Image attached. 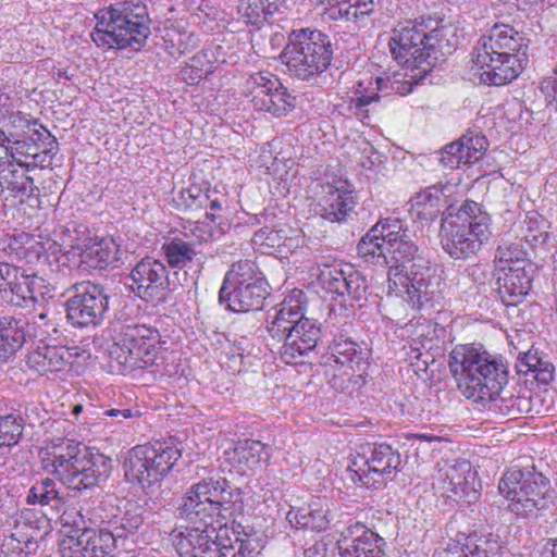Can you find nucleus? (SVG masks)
Wrapping results in <instances>:
<instances>
[{"instance_id":"1","label":"nucleus","mask_w":557,"mask_h":557,"mask_svg":"<svg viewBox=\"0 0 557 557\" xmlns=\"http://www.w3.org/2000/svg\"><path fill=\"white\" fill-rule=\"evenodd\" d=\"M448 366L458 389L468 399L491 404L490 409L512 418L529 411L528 399L500 396L508 383V366L502 357L473 344L457 345L449 354Z\"/></svg>"},{"instance_id":"2","label":"nucleus","mask_w":557,"mask_h":557,"mask_svg":"<svg viewBox=\"0 0 557 557\" xmlns=\"http://www.w3.org/2000/svg\"><path fill=\"white\" fill-rule=\"evenodd\" d=\"M40 469L72 490H87L104 482L112 460L83 443L63 437L44 441L38 449Z\"/></svg>"},{"instance_id":"3","label":"nucleus","mask_w":557,"mask_h":557,"mask_svg":"<svg viewBox=\"0 0 557 557\" xmlns=\"http://www.w3.org/2000/svg\"><path fill=\"white\" fill-rule=\"evenodd\" d=\"M306 305V294L295 288L268 314L267 332L272 341L282 343L280 356L286 364L297 363L321 339L320 324L305 317Z\"/></svg>"},{"instance_id":"4","label":"nucleus","mask_w":557,"mask_h":557,"mask_svg":"<svg viewBox=\"0 0 557 557\" xmlns=\"http://www.w3.org/2000/svg\"><path fill=\"white\" fill-rule=\"evenodd\" d=\"M95 17L91 39L98 47L139 50L151 33L147 7L140 2H116L99 10Z\"/></svg>"},{"instance_id":"5","label":"nucleus","mask_w":557,"mask_h":557,"mask_svg":"<svg viewBox=\"0 0 557 557\" xmlns=\"http://www.w3.org/2000/svg\"><path fill=\"white\" fill-rule=\"evenodd\" d=\"M174 546L181 557H256L251 541L240 539L227 525L212 522L190 523L174 535Z\"/></svg>"},{"instance_id":"6","label":"nucleus","mask_w":557,"mask_h":557,"mask_svg":"<svg viewBox=\"0 0 557 557\" xmlns=\"http://www.w3.org/2000/svg\"><path fill=\"white\" fill-rule=\"evenodd\" d=\"M491 235V218L473 200H466L456 215L443 220L440 232L443 249L456 260L475 256Z\"/></svg>"},{"instance_id":"7","label":"nucleus","mask_w":557,"mask_h":557,"mask_svg":"<svg viewBox=\"0 0 557 557\" xmlns=\"http://www.w3.org/2000/svg\"><path fill=\"white\" fill-rule=\"evenodd\" d=\"M358 255L367 262L389 265L396 272L401 267L406 271V263L418 261L414 256L418 251L405 223L398 219H385L372 226L360 239Z\"/></svg>"},{"instance_id":"8","label":"nucleus","mask_w":557,"mask_h":557,"mask_svg":"<svg viewBox=\"0 0 557 557\" xmlns=\"http://www.w3.org/2000/svg\"><path fill=\"white\" fill-rule=\"evenodd\" d=\"M333 53L330 37L309 28L293 30L283 51L288 71L302 81L324 73L331 65Z\"/></svg>"},{"instance_id":"9","label":"nucleus","mask_w":557,"mask_h":557,"mask_svg":"<svg viewBox=\"0 0 557 557\" xmlns=\"http://www.w3.org/2000/svg\"><path fill=\"white\" fill-rule=\"evenodd\" d=\"M181 456V448L169 441L136 445L127 451L123 462L125 479L149 488L170 473Z\"/></svg>"},{"instance_id":"10","label":"nucleus","mask_w":557,"mask_h":557,"mask_svg":"<svg viewBox=\"0 0 557 557\" xmlns=\"http://www.w3.org/2000/svg\"><path fill=\"white\" fill-rule=\"evenodd\" d=\"M270 286L251 260H239L226 272L219 292V300L234 312H248L262 308L270 295Z\"/></svg>"},{"instance_id":"11","label":"nucleus","mask_w":557,"mask_h":557,"mask_svg":"<svg viewBox=\"0 0 557 557\" xmlns=\"http://www.w3.org/2000/svg\"><path fill=\"white\" fill-rule=\"evenodd\" d=\"M442 280L436 270L422 258L406 271L389 272L388 292L403 297L412 308L424 309L440 305L443 299Z\"/></svg>"},{"instance_id":"12","label":"nucleus","mask_w":557,"mask_h":557,"mask_svg":"<svg viewBox=\"0 0 557 557\" xmlns=\"http://www.w3.org/2000/svg\"><path fill=\"white\" fill-rule=\"evenodd\" d=\"M548 483L534 466L524 469L512 467L500 479L498 490L509 500L510 511L528 516L546 506Z\"/></svg>"},{"instance_id":"13","label":"nucleus","mask_w":557,"mask_h":557,"mask_svg":"<svg viewBox=\"0 0 557 557\" xmlns=\"http://www.w3.org/2000/svg\"><path fill=\"white\" fill-rule=\"evenodd\" d=\"M324 364L333 372L330 384L335 391L352 393L366 383L369 363L359 345L349 338L339 336L333 341Z\"/></svg>"},{"instance_id":"14","label":"nucleus","mask_w":557,"mask_h":557,"mask_svg":"<svg viewBox=\"0 0 557 557\" xmlns=\"http://www.w3.org/2000/svg\"><path fill=\"white\" fill-rule=\"evenodd\" d=\"M400 465V454L391 445L368 443L360 446V451L350 459L347 470L355 483L376 488L385 484L388 475L397 471Z\"/></svg>"},{"instance_id":"15","label":"nucleus","mask_w":557,"mask_h":557,"mask_svg":"<svg viewBox=\"0 0 557 557\" xmlns=\"http://www.w3.org/2000/svg\"><path fill=\"white\" fill-rule=\"evenodd\" d=\"M60 300H50L44 310L37 308V373L60 371L65 364L67 350L59 345L61 338L60 322L62 321Z\"/></svg>"},{"instance_id":"16","label":"nucleus","mask_w":557,"mask_h":557,"mask_svg":"<svg viewBox=\"0 0 557 557\" xmlns=\"http://www.w3.org/2000/svg\"><path fill=\"white\" fill-rule=\"evenodd\" d=\"M159 337L158 330L145 324L122 325L111 355H116L127 369L150 368L157 358Z\"/></svg>"},{"instance_id":"17","label":"nucleus","mask_w":557,"mask_h":557,"mask_svg":"<svg viewBox=\"0 0 557 557\" xmlns=\"http://www.w3.org/2000/svg\"><path fill=\"white\" fill-rule=\"evenodd\" d=\"M66 300V318L76 327L97 326L103 321L109 309L106 288L90 281L74 284Z\"/></svg>"},{"instance_id":"18","label":"nucleus","mask_w":557,"mask_h":557,"mask_svg":"<svg viewBox=\"0 0 557 557\" xmlns=\"http://www.w3.org/2000/svg\"><path fill=\"white\" fill-rule=\"evenodd\" d=\"M438 29L425 30L423 24H411L394 29L388 46L392 55L399 62L406 64L412 63V66H419L426 63L422 71L425 74L432 66L428 61L431 52L435 51L438 42Z\"/></svg>"},{"instance_id":"19","label":"nucleus","mask_w":557,"mask_h":557,"mask_svg":"<svg viewBox=\"0 0 557 557\" xmlns=\"http://www.w3.org/2000/svg\"><path fill=\"white\" fill-rule=\"evenodd\" d=\"M129 289L141 300L154 302L164 298L171 289V281L165 264L154 258L146 257L129 273Z\"/></svg>"},{"instance_id":"20","label":"nucleus","mask_w":557,"mask_h":557,"mask_svg":"<svg viewBox=\"0 0 557 557\" xmlns=\"http://www.w3.org/2000/svg\"><path fill=\"white\" fill-rule=\"evenodd\" d=\"M474 476L475 473L468 460H455L440 468L434 487L443 496L456 503L472 504L479 498V492L474 487Z\"/></svg>"},{"instance_id":"21","label":"nucleus","mask_w":557,"mask_h":557,"mask_svg":"<svg viewBox=\"0 0 557 557\" xmlns=\"http://www.w3.org/2000/svg\"><path fill=\"white\" fill-rule=\"evenodd\" d=\"M472 71L480 83L485 85L503 86L511 83L523 71L528 63V55H488L472 58Z\"/></svg>"},{"instance_id":"22","label":"nucleus","mask_w":557,"mask_h":557,"mask_svg":"<svg viewBox=\"0 0 557 557\" xmlns=\"http://www.w3.org/2000/svg\"><path fill=\"white\" fill-rule=\"evenodd\" d=\"M527 55V44L524 37L510 25H494L487 35L481 36L473 50V57H483L484 61L488 55Z\"/></svg>"},{"instance_id":"23","label":"nucleus","mask_w":557,"mask_h":557,"mask_svg":"<svg viewBox=\"0 0 557 557\" xmlns=\"http://www.w3.org/2000/svg\"><path fill=\"white\" fill-rule=\"evenodd\" d=\"M114 547L113 533H96L92 530L67 535L59 543L61 557H114L111 554Z\"/></svg>"},{"instance_id":"24","label":"nucleus","mask_w":557,"mask_h":557,"mask_svg":"<svg viewBox=\"0 0 557 557\" xmlns=\"http://www.w3.org/2000/svg\"><path fill=\"white\" fill-rule=\"evenodd\" d=\"M225 461L240 475L263 470L270 463L272 447L260 441L245 440L224 451Z\"/></svg>"},{"instance_id":"25","label":"nucleus","mask_w":557,"mask_h":557,"mask_svg":"<svg viewBox=\"0 0 557 557\" xmlns=\"http://www.w3.org/2000/svg\"><path fill=\"white\" fill-rule=\"evenodd\" d=\"M385 541L361 523L346 529L338 541L342 557H383Z\"/></svg>"},{"instance_id":"26","label":"nucleus","mask_w":557,"mask_h":557,"mask_svg":"<svg viewBox=\"0 0 557 557\" xmlns=\"http://www.w3.org/2000/svg\"><path fill=\"white\" fill-rule=\"evenodd\" d=\"M319 206L322 216L331 222L344 221L356 206L355 193L347 181H337L323 186Z\"/></svg>"},{"instance_id":"27","label":"nucleus","mask_w":557,"mask_h":557,"mask_svg":"<svg viewBox=\"0 0 557 557\" xmlns=\"http://www.w3.org/2000/svg\"><path fill=\"white\" fill-rule=\"evenodd\" d=\"M533 278V267L509 268L497 271V292L506 306H517L528 295Z\"/></svg>"},{"instance_id":"28","label":"nucleus","mask_w":557,"mask_h":557,"mask_svg":"<svg viewBox=\"0 0 557 557\" xmlns=\"http://www.w3.org/2000/svg\"><path fill=\"white\" fill-rule=\"evenodd\" d=\"M163 44L170 55L178 58L194 50L199 44V38L187 23L175 21L164 27Z\"/></svg>"},{"instance_id":"29","label":"nucleus","mask_w":557,"mask_h":557,"mask_svg":"<svg viewBox=\"0 0 557 557\" xmlns=\"http://www.w3.org/2000/svg\"><path fill=\"white\" fill-rule=\"evenodd\" d=\"M116 508L104 502L92 503L79 510L84 523L82 530H92L96 533L112 532L113 524L117 522Z\"/></svg>"},{"instance_id":"30","label":"nucleus","mask_w":557,"mask_h":557,"mask_svg":"<svg viewBox=\"0 0 557 557\" xmlns=\"http://www.w3.org/2000/svg\"><path fill=\"white\" fill-rule=\"evenodd\" d=\"M285 0H239L237 13L248 25L260 27L284 5Z\"/></svg>"},{"instance_id":"31","label":"nucleus","mask_w":557,"mask_h":557,"mask_svg":"<svg viewBox=\"0 0 557 557\" xmlns=\"http://www.w3.org/2000/svg\"><path fill=\"white\" fill-rule=\"evenodd\" d=\"M503 546L499 536L487 533H472L465 537L457 557H502Z\"/></svg>"},{"instance_id":"32","label":"nucleus","mask_w":557,"mask_h":557,"mask_svg":"<svg viewBox=\"0 0 557 557\" xmlns=\"http://www.w3.org/2000/svg\"><path fill=\"white\" fill-rule=\"evenodd\" d=\"M442 191L430 186L411 198V214L421 221H434L442 213Z\"/></svg>"},{"instance_id":"33","label":"nucleus","mask_w":557,"mask_h":557,"mask_svg":"<svg viewBox=\"0 0 557 557\" xmlns=\"http://www.w3.org/2000/svg\"><path fill=\"white\" fill-rule=\"evenodd\" d=\"M276 75L270 72H258L249 76L246 81V97L255 110H264L269 103L274 89Z\"/></svg>"},{"instance_id":"34","label":"nucleus","mask_w":557,"mask_h":557,"mask_svg":"<svg viewBox=\"0 0 557 557\" xmlns=\"http://www.w3.org/2000/svg\"><path fill=\"white\" fill-rule=\"evenodd\" d=\"M230 487L228 482L224 478H208L196 483V490L202 491L200 494L208 502L207 508L211 511L213 519L215 515L221 512L224 504L230 502Z\"/></svg>"},{"instance_id":"35","label":"nucleus","mask_w":557,"mask_h":557,"mask_svg":"<svg viewBox=\"0 0 557 557\" xmlns=\"http://www.w3.org/2000/svg\"><path fill=\"white\" fill-rule=\"evenodd\" d=\"M286 519L296 528L315 531L324 530L329 524L327 510L323 509L318 502L309 504L308 507L290 509Z\"/></svg>"},{"instance_id":"36","label":"nucleus","mask_w":557,"mask_h":557,"mask_svg":"<svg viewBox=\"0 0 557 557\" xmlns=\"http://www.w3.org/2000/svg\"><path fill=\"white\" fill-rule=\"evenodd\" d=\"M82 262L92 269H103L115 260L116 251L104 240L89 239L83 246L76 247Z\"/></svg>"},{"instance_id":"37","label":"nucleus","mask_w":557,"mask_h":557,"mask_svg":"<svg viewBox=\"0 0 557 557\" xmlns=\"http://www.w3.org/2000/svg\"><path fill=\"white\" fill-rule=\"evenodd\" d=\"M413 83L410 81L400 82L397 79L392 81L389 77H377L376 78V92L361 95L356 98V108L361 109L370 106L374 102H379L382 98H385L392 94L406 95L412 91Z\"/></svg>"},{"instance_id":"38","label":"nucleus","mask_w":557,"mask_h":557,"mask_svg":"<svg viewBox=\"0 0 557 557\" xmlns=\"http://www.w3.org/2000/svg\"><path fill=\"white\" fill-rule=\"evenodd\" d=\"M146 512L145 505L137 502H127L122 515L117 516V522L113 524L111 533H113L114 544H116L117 539L138 530L145 521Z\"/></svg>"},{"instance_id":"39","label":"nucleus","mask_w":557,"mask_h":557,"mask_svg":"<svg viewBox=\"0 0 557 557\" xmlns=\"http://www.w3.org/2000/svg\"><path fill=\"white\" fill-rule=\"evenodd\" d=\"M494 262L497 271L509 270V268L528 267L531 264L521 243L508 240H502L498 245Z\"/></svg>"},{"instance_id":"40","label":"nucleus","mask_w":557,"mask_h":557,"mask_svg":"<svg viewBox=\"0 0 557 557\" xmlns=\"http://www.w3.org/2000/svg\"><path fill=\"white\" fill-rule=\"evenodd\" d=\"M200 493H202V491L196 490V484L191 485L183 498L181 506L182 515L189 523H213L211 511L207 508L208 502L203 499Z\"/></svg>"},{"instance_id":"41","label":"nucleus","mask_w":557,"mask_h":557,"mask_svg":"<svg viewBox=\"0 0 557 557\" xmlns=\"http://www.w3.org/2000/svg\"><path fill=\"white\" fill-rule=\"evenodd\" d=\"M24 342L25 333L17 327V322L11 318H0V362L21 348Z\"/></svg>"},{"instance_id":"42","label":"nucleus","mask_w":557,"mask_h":557,"mask_svg":"<svg viewBox=\"0 0 557 557\" xmlns=\"http://www.w3.org/2000/svg\"><path fill=\"white\" fill-rule=\"evenodd\" d=\"M35 273H27L26 270H20L17 278L13 281L10 289L8 301L17 307H28L35 302L34 294Z\"/></svg>"},{"instance_id":"43","label":"nucleus","mask_w":557,"mask_h":557,"mask_svg":"<svg viewBox=\"0 0 557 557\" xmlns=\"http://www.w3.org/2000/svg\"><path fill=\"white\" fill-rule=\"evenodd\" d=\"M162 250L171 268L183 269L198 255L194 245L182 238H173L163 244Z\"/></svg>"},{"instance_id":"44","label":"nucleus","mask_w":557,"mask_h":557,"mask_svg":"<svg viewBox=\"0 0 557 557\" xmlns=\"http://www.w3.org/2000/svg\"><path fill=\"white\" fill-rule=\"evenodd\" d=\"M347 267L349 264L342 265H325L319 273V282L326 293L334 294L338 297L343 296V289L346 286V280L348 278Z\"/></svg>"},{"instance_id":"45","label":"nucleus","mask_w":557,"mask_h":557,"mask_svg":"<svg viewBox=\"0 0 557 557\" xmlns=\"http://www.w3.org/2000/svg\"><path fill=\"white\" fill-rule=\"evenodd\" d=\"M274 89L276 91L271 92V97L269 98V103L265 106V109L259 111L268 112L273 116L280 117L294 109L295 97L288 92L287 88L282 84L277 76L274 83Z\"/></svg>"},{"instance_id":"46","label":"nucleus","mask_w":557,"mask_h":557,"mask_svg":"<svg viewBox=\"0 0 557 557\" xmlns=\"http://www.w3.org/2000/svg\"><path fill=\"white\" fill-rule=\"evenodd\" d=\"M185 230L186 236H191L199 244L214 240L222 235V228L211 213H206L205 220L190 223Z\"/></svg>"},{"instance_id":"47","label":"nucleus","mask_w":557,"mask_h":557,"mask_svg":"<svg viewBox=\"0 0 557 557\" xmlns=\"http://www.w3.org/2000/svg\"><path fill=\"white\" fill-rule=\"evenodd\" d=\"M467 164L478 162L486 152L488 141L485 136L469 132L457 140Z\"/></svg>"},{"instance_id":"48","label":"nucleus","mask_w":557,"mask_h":557,"mask_svg":"<svg viewBox=\"0 0 557 557\" xmlns=\"http://www.w3.org/2000/svg\"><path fill=\"white\" fill-rule=\"evenodd\" d=\"M208 201V193L203 191L198 185L182 188L172 199L173 206L181 211L207 207Z\"/></svg>"},{"instance_id":"49","label":"nucleus","mask_w":557,"mask_h":557,"mask_svg":"<svg viewBox=\"0 0 557 557\" xmlns=\"http://www.w3.org/2000/svg\"><path fill=\"white\" fill-rule=\"evenodd\" d=\"M348 275L346 280V286L343 289V302L350 300L349 306H354V302H360L367 299L368 284L364 275L355 270L351 265L347 267Z\"/></svg>"},{"instance_id":"50","label":"nucleus","mask_w":557,"mask_h":557,"mask_svg":"<svg viewBox=\"0 0 557 557\" xmlns=\"http://www.w3.org/2000/svg\"><path fill=\"white\" fill-rule=\"evenodd\" d=\"M22 419L12 414L0 417V448L15 445L21 435Z\"/></svg>"},{"instance_id":"51","label":"nucleus","mask_w":557,"mask_h":557,"mask_svg":"<svg viewBox=\"0 0 557 557\" xmlns=\"http://www.w3.org/2000/svg\"><path fill=\"white\" fill-rule=\"evenodd\" d=\"M34 149V146L24 140H16L14 146L11 147L13 161L25 173H30L35 169V153L32 152Z\"/></svg>"},{"instance_id":"52","label":"nucleus","mask_w":557,"mask_h":557,"mask_svg":"<svg viewBox=\"0 0 557 557\" xmlns=\"http://www.w3.org/2000/svg\"><path fill=\"white\" fill-rule=\"evenodd\" d=\"M281 233L282 230L264 227L255 233L252 240L256 245L264 246L267 248H280L285 245L286 240V237Z\"/></svg>"},{"instance_id":"53","label":"nucleus","mask_w":557,"mask_h":557,"mask_svg":"<svg viewBox=\"0 0 557 557\" xmlns=\"http://www.w3.org/2000/svg\"><path fill=\"white\" fill-rule=\"evenodd\" d=\"M440 162L448 169H458L461 164H467L457 140L446 145L441 150Z\"/></svg>"},{"instance_id":"54","label":"nucleus","mask_w":557,"mask_h":557,"mask_svg":"<svg viewBox=\"0 0 557 557\" xmlns=\"http://www.w3.org/2000/svg\"><path fill=\"white\" fill-rule=\"evenodd\" d=\"M51 274L48 280L37 277V294L39 293L40 298L37 296V308L39 310H44V307H48L50 300H59L57 298L55 287L52 284V280L54 278L53 270H51Z\"/></svg>"},{"instance_id":"55","label":"nucleus","mask_w":557,"mask_h":557,"mask_svg":"<svg viewBox=\"0 0 557 557\" xmlns=\"http://www.w3.org/2000/svg\"><path fill=\"white\" fill-rule=\"evenodd\" d=\"M44 492L37 495V503L42 507L50 506L51 509L58 508L61 505V498L58 495V491L54 488V481L50 478L41 480Z\"/></svg>"},{"instance_id":"56","label":"nucleus","mask_w":557,"mask_h":557,"mask_svg":"<svg viewBox=\"0 0 557 557\" xmlns=\"http://www.w3.org/2000/svg\"><path fill=\"white\" fill-rule=\"evenodd\" d=\"M20 269L7 262H0V293H3V298L8 297L12 288L13 281L17 278Z\"/></svg>"},{"instance_id":"57","label":"nucleus","mask_w":557,"mask_h":557,"mask_svg":"<svg viewBox=\"0 0 557 557\" xmlns=\"http://www.w3.org/2000/svg\"><path fill=\"white\" fill-rule=\"evenodd\" d=\"M337 3L331 5L325 10V15L330 20H345V21H354L356 17V10L351 11V7L349 5L347 0H336Z\"/></svg>"},{"instance_id":"58","label":"nucleus","mask_w":557,"mask_h":557,"mask_svg":"<svg viewBox=\"0 0 557 557\" xmlns=\"http://www.w3.org/2000/svg\"><path fill=\"white\" fill-rule=\"evenodd\" d=\"M554 371L555 368L548 359L542 357L541 362L536 364V368H532L529 373H531L537 382L548 384L554 379Z\"/></svg>"},{"instance_id":"59","label":"nucleus","mask_w":557,"mask_h":557,"mask_svg":"<svg viewBox=\"0 0 557 557\" xmlns=\"http://www.w3.org/2000/svg\"><path fill=\"white\" fill-rule=\"evenodd\" d=\"M42 135L48 140V141H45V143L48 144L49 147L47 148L45 154H41L37 159V166H40L41 169H46V168H49L52 164V159L57 154V152L59 150V147H58V143H57L55 137L52 136L46 128H44V134Z\"/></svg>"},{"instance_id":"60","label":"nucleus","mask_w":557,"mask_h":557,"mask_svg":"<svg viewBox=\"0 0 557 557\" xmlns=\"http://www.w3.org/2000/svg\"><path fill=\"white\" fill-rule=\"evenodd\" d=\"M351 7V11L356 10V17L354 21H358L360 17L369 15L373 11L372 0H347Z\"/></svg>"},{"instance_id":"61","label":"nucleus","mask_w":557,"mask_h":557,"mask_svg":"<svg viewBox=\"0 0 557 557\" xmlns=\"http://www.w3.org/2000/svg\"><path fill=\"white\" fill-rule=\"evenodd\" d=\"M541 89L544 95L550 97L557 104V77H546L541 83Z\"/></svg>"},{"instance_id":"62","label":"nucleus","mask_w":557,"mask_h":557,"mask_svg":"<svg viewBox=\"0 0 557 557\" xmlns=\"http://www.w3.org/2000/svg\"><path fill=\"white\" fill-rule=\"evenodd\" d=\"M304 557H325L326 545L322 542H315L302 553Z\"/></svg>"},{"instance_id":"63","label":"nucleus","mask_w":557,"mask_h":557,"mask_svg":"<svg viewBox=\"0 0 557 557\" xmlns=\"http://www.w3.org/2000/svg\"><path fill=\"white\" fill-rule=\"evenodd\" d=\"M541 356L537 351L529 350L523 358L521 359V362L523 366L527 367V373H529L532 368H536V364L541 362Z\"/></svg>"},{"instance_id":"64","label":"nucleus","mask_w":557,"mask_h":557,"mask_svg":"<svg viewBox=\"0 0 557 557\" xmlns=\"http://www.w3.org/2000/svg\"><path fill=\"white\" fill-rule=\"evenodd\" d=\"M543 557H557V537L546 539L543 545Z\"/></svg>"}]
</instances>
